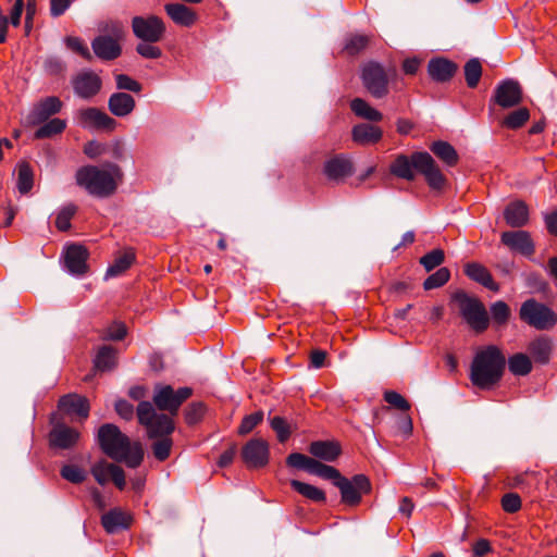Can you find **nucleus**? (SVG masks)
Wrapping results in <instances>:
<instances>
[{
    "label": "nucleus",
    "instance_id": "f257e3e1",
    "mask_svg": "<svg viewBox=\"0 0 557 557\" xmlns=\"http://www.w3.org/2000/svg\"><path fill=\"white\" fill-rule=\"evenodd\" d=\"M136 416L138 423L145 428L146 435L151 443V451L158 461H165L172 451L175 431L174 420L165 414L158 413L148 400H141L137 405Z\"/></svg>",
    "mask_w": 557,
    "mask_h": 557
},
{
    "label": "nucleus",
    "instance_id": "f03ea898",
    "mask_svg": "<svg viewBox=\"0 0 557 557\" xmlns=\"http://www.w3.org/2000/svg\"><path fill=\"white\" fill-rule=\"evenodd\" d=\"M506 363V356L498 346L480 347L470 364V382L482 391L494 388L504 376Z\"/></svg>",
    "mask_w": 557,
    "mask_h": 557
},
{
    "label": "nucleus",
    "instance_id": "7ed1b4c3",
    "mask_svg": "<svg viewBox=\"0 0 557 557\" xmlns=\"http://www.w3.org/2000/svg\"><path fill=\"white\" fill-rule=\"evenodd\" d=\"M101 450L111 459L137 468L144 460V449L139 442L132 443L127 435L112 423L102 424L97 434Z\"/></svg>",
    "mask_w": 557,
    "mask_h": 557
},
{
    "label": "nucleus",
    "instance_id": "20e7f679",
    "mask_svg": "<svg viewBox=\"0 0 557 557\" xmlns=\"http://www.w3.org/2000/svg\"><path fill=\"white\" fill-rule=\"evenodd\" d=\"M124 174L120 165L113 162H104L102 168L85 165L76 171V184L89 195L98 198L112 196Z\"/></svg>",
    "mask_w": 557,
    "mask_h": 557
},
{
    "label": "nucleus",
    "instance_id": "39448f33",
    "mask_svg": "<svg viewBox=\"0 0 557 557\" xmlns=\"http://www.w3.org/2000/svg\"><path fill=\"white\" fill-rule=\"evenodd\" d=\"M193 395L191 387H180L174 389L168 384H156L153 388L152 403H150L158 413H165L173 417L177 416L181 406Z\"/></svg>",
    "mask_w": 557,
    "mask_h": 557
},
{
    "label": "nucleus",
    "instance_id": "423d86ee",
    "mask_svg": "<svg viewBox=\"0 0 557 557\" xmlns=\"http://www.w3.org/2000/svg\"><path fill=\"white\" fill-rule=\"evenodd\" d=\"M451 300L457 304L459 313L469 326L478 333L488 327V315L484 305L465 290H457Z\"/></svg>",
    "mask_w": 557,
    "mask_h": 557
},
{
    "label": "nucleus",
    "instance_id": "0eeeda50",
    "mask_svg": "<svg viewBox=\"0 0 557 557\" xmlns=\"http://www.w3.org/2000/svg\"><path fill=\"white\" fill-rule=\"evenodd\" d=\"M106 35H99L91 41L95 54L106 61L117 59L122 53L120 41L125 36V28L121 22H110L103 27Z\"/></svg>",
    "mask_w": 557,
    "mask_h": 557
},
{
    "label": "nucleus",
    "instance_id": "6e6552de",
    "mask_svg": "<svg viewBox=\"0 0 557 557\" xmlns=\"http://www.w3.org/2000/svg\"><path fill=\"white\" fill-rule=\"evenodd\" d=\"M519 318L522 322L539 331L550 330L557 324L556 312L534 298H529L522 302Z\"/></svg>",
    "mask_w": 557,
    "mask_h": 557
},
{
    "label": "nucleus",
    "instance_id": "1a4fd4ad",
    "mask_svg": "<svg viewBox=\"0 0 557 557\" xmlns=\"http://www.w3.org/2000/svg\"><path fill=\"white\" fill-rule=\"evenodd\" d=\"M391 74H395V71L389 73L381 63L370 61L362 66L360 77L367 91L373 98L382 99L389 92Z\"/></svg>",
    "mask_w": 557,
    "mask_h": 557
},
{
    "label": "nucleus",
    "instance_id": "9d476101",
    "mask_svg": "<svg viewBox=\"0 0 557 557\" xmlns=\"http://www.w3.org/2000/svg\"><path fill=\"white\" fill-rule=\"evenodd\" d=\"M339 490L341 502L349 507H357L361 504L363 495H369L372 491L370 479L362 473L355 474L351 478L342 476L335 482Z\"/></svg>",
    "mask_w": 557,
    "mask_h": 557
},
{
    "label": "nucleus",
    "instance_id": "9b49d317",
    "mask_svg": "<svg viewBox=\"0 0 557 557\" xmlns=\"http://www.w3.org/2000/svg\"><path fill=\"white\" fill-rule=\"evenodd\" d=\"M51 430L48 434V441L51 448L71 449L76 446L81 438V433L65 424L59 413H52L50 417Z\"/></svg>",
    "mask_w": 557,
    "mask_h": 557
},
{
    "label": "nucleus",
    "instance_id": "f8f14e48",
    "mask_svg": "<svg viewBox=\"0 0 557 557\" xmlns=\"http://www.w3.org/2000/svg\"><path fill=\"white\" fill-rule=\"evenodd\" d=\"M132 30L141 41L156 44L163 39L166 27L162 18L157 15H137L132 18Z\"/></svg>",
    "mask_w": 557,
    "mask_h": 557
},
{
    "label": "nucleus",
    "instance_id": "ddd939ff",
    "mask_svg": "<svg viewBox=\"0 0 557 557\" xmlns=\"http://www.w3.org/2000/svg\"><path fill=\"white\" fill-rule=\"evenodd\" d=\"M413 166L417 172L424 176L432 189L440 190L445 186L446 178L429 152H413Z\"/></svg>",
    "mask_w": 557,
    "mask_h": 557
},
{
    "label": "nucleus",
    "instance_id": "4468645a",
    "mask_svg": "<svg viewBox=\"0 0 557 557\" xmlns=\"http://www.w3.org/2000/svg\"><path fill=\"white\" fill-rule=\"evenodd\" d=\"M522 98L523 91L520 83L516 79L507 78L497 84L491 102L503 109H509L520 104Z\"/></svg>",
    "mask_w": 557,
    "mask_h": 557
},
{
    "label": "nucleus",
    "instance_id": "2eb2a0df",
    "mask_svg": "<svg viewBox=\"0 0 557 557\" xmlns=\"http://www.w3.org/2000/svg\"><path fill=\"white\" fill-rule=\"evenodd\" d=\"M240 457L248 469L265 467L270 460L269 444L263 438H251L242 448Z\"/></svg>",
    "mask_w": 557,
    "mask_h": 557
},
{
    "label": "nucleus",
    "instance_id": "dca6fc26",
    "mask_svg": "<svg viewBox=\"0 0 557 557\" xmlns=\"http://www.w3.org/2000/svg\"><path fill=\"white\" fill-rule=\"evenodd\" d=\"M500 243L511 251L530 258L535 252V244L528 231L517 230L503 232Z\"/></svg>",
    "mask_w": 557,
    "mask_h": 557
},
{
    "label": "nucleus",
    "instance_id": "f3484780",
    "mask_svg": "<svg viewBox=\"0 0 557 557\" xmlns=\"http://www.w3.org/2000/svg\"><path fill=\"white\" fill-rule=\"evenodd\" d=\"M76 116L78 124L84 128L112 132L116 127V121L98 108L81 109Z\"/></svg>",
    "mask_w": 557,
    "mask_h": 557
},
{
    "label": "nucleus",
    "instance_id": "a211bd4d",
    "mask_svg": "<svg viewBox=\"0 0 557 557\" xmlns=\"http://www.w3.org/2000/svg\"><path fill=\"white\" fill-rule=\"evenodd\" d=\"M90 472L100 485H106L110 480L119 490H124L126 485L124 470L115 463L102 459L92 465Z\"/></svg>",
    "mask_w": 557,
    "mask_h": 557
},
{
    "label": "nucleus",
    "instance_id": "6ab92c4d",
    "mask_svg": "<svg viewBox=\"0 0 557 557\" xmlns=\"http://www.w3.org/2000/svg\"><path fill=\"white\" fill-rule=\"evenodd\" d=\"M72 86L77 97L90 99L100 91L102 81L95 72L83 71L72 78Z\"/></svg>",
    "mask_w": 557,
    "mask_h": 557
},
{
    "label": "nucleus",
    "instance_id": "aec40b11",
    "mask_svg": "<svg viewBox=\"0 0 557 557\" xmlns=\"http://www.w3.org/2000/svg\"><path fill=\"white\" fill-rule=\"evenodd\" d=\"M323 173L331 182H343L354 174L352 161L346 154H335L324 162Z\"/></svg>",
    "mask_w": 557,
    "mask_h": 557
},
{
    "label": "nucleus",
    "instance_id": "412c9836",
    "mask_svg": "<svg viewBox=\"0 0 557 557\" xmlns=\"http://www.w3.org/2000/svg\"><path fill=\"white\" fill-rule=\"evenodd\" d=\"M63 108V102L57 96H49L37 102L29 114L27 122L29 125H39L48 121L52 115L59 113Z\"/></svg>",
    "mask_w": 557,
    "mask_h": 557
},
{
    "label": "nucleus",
    "instance_id": "4be33fe9",
    "mask_svg": "<svg viewBox=\"0 0 557 557\" xmlns=\"http://www.w3.org/2000/svg\"><path fill=\"white\" fill-rule=\"evenodd\" d=\"M88 257L89 252L85 246L72 244L65 249L64 265L71 274L84 275L88 272Z\"/></svg>",
    "mask_w": 557,
    "mask_h": 557
},
{
    "label": "nucleus",
    "instance_id": "5701e85b",
    "mask_svg": "<svg viewBox=\"0 0 557 557\" xmlns=\"http://www.w3.org/2000/svg\"><path fill=\"white\" fill-rule=\"evenodd\" d=\"M308 451L319 461L334 462L342 455V446L339 442L334 440H319L309 444Z\"/></svg>",
    "mask_w": 557,
    "mask_h": 557
},
{
    "label": "nucleus",
    "instance_id": "b1692460",
    "mask_svg": "<svg viewBox=\"0 0 557 557\" xmlns=\"http://www.w3.org/2000/svg\"><path fill=\"white\" fill-rule=\"evenodd\" d=\"M458 65L444 57L433 58L428 63V73L436 83H447L457 73Z\"/></svg>",
    "mask_w": 557,
    "mask_h": 557
},
{
    "label": "nucleus",
    "instance_id": "393cba45",
    "mask_svg": "<svg viewBox=\"0 0 557 557\" xmlns=\"http://www.w3.org/2000/svg\"><path fill=\"white\" fill-rule=\"evenodd\" d=\"M58 407L65 414H75L81 420L89 416L90 405L86 397L77 394H67L59 399Z\"/></svg>",
    "mask_w": 557,
    "mask_h": 557
},
{
    "label": "nucleus",
    "instance_id": "a878e982",
    "mask_svg": "<svg viewBox=\"0 0 557 557\" xmlns=\"http://www.w3.org/2000/svg\"><path fill=\"white\" fill-rule=\"evenodd\" d=\"M132 523V516L120 508H112L101 516V525L109 534L127 530Z\"/></svg>",
    "mask_w": 557,
    "mask_h": 557
},
{
    "label": "nucleus",
    "instance_id": "bb28decb",
    "mask_svg": "<svg viewBox=\"0 0 557 557\" xmlns=\"http://www.w3.org/2000/svg\"><path fill=\"white\" fill-rule=\"evenodd\" d=\"M164 10L173 23L178 26L191 27L197 21L196 11L183 3H168L164 5Z\"/></svg>",
    "mask_w": 557,
    "mask_h": 557
},
{
    "label": "nucleus",
    "instance_id": "cd10ccee",
    "mask_svg": "<svg viewBox=\"0 0 557 557\" xmlns=\"http://www.w3.org/2000/svg\"><path fill=\"white\" fill-rule=\"evenodd\" d=\"M553 341L546 335H540L528 345V351L535 363L547 364L553 352Z\"/></svg>",
    "mask_w": 557,
    "mask_h": 557
},
{
    "label": "nucleus",
    "instance_id": "c85d7f7f",
    "mask_svg": "<svg viewBox=\"0 0 557 557\" xmlns=\"http://www.w3.org/2000/svg\"><path fill=\"white\" fill-rule=\"evenodd\" d=\"M465 274L472 281L493 292L499 290V285L494 281L486 267L479 262H469L465 265Z\"/></svg>",
    "mask_w": 557,
    "mask_h": 557
},
{
    "label": "nucleus",
    "instance_id": "c756f323",
    "mask_svg": "<svg viewBox=\"0 0 557 557\" xmlns=\"http://www.w3.org/2000/svg\"><path fill=\"white\" fill-rule=\"evenodd\" d=\"M504 219L513 228L527 225L529 222V208L527 203L521 200L510 202L504 210Z\"/></svg>",
    "mask_w": 557,
    "mask_h": 557
},
{
    "label": "nucleus",
    "instance_id": "7c9ffc66",
    "mask_svg": "<svg viewBox=\"0 0 557 557\" xmlns=\"http://www.w3.org/2000/svg\"><path fill=\"white\" fill-rule=\"evenodd\" d=\"M382 136V129L369 123L357 124L351 129L352 140L361 146L376 144L381 140Z\"/></svg>",
    "mask_w": 557,
    "mask_h": 557
},
{
    "label": "nucleus",
    "instance_id": "2f4dec72",
    "mask_svg": "<svg viewBox=\"0 0 557 557\" xmlns=\"http://www.w3.org/2000/svg\"><path fill=\"white\" fill-rule=\"evenodd\" d=\"M136 107L134 97L126 92H114L109 97L108 108L110 112L119 117L129 115Z\"/></svg>",
    "mask_w": 557,
    "mask_h": 557
},
{
    "label": "nucleus",
    "instance_id": "473e14b6",
    "mask_svg": "<svg viewBox=\"0 0 557 557\" xmlns=\"http://www.w3.org/2000/svg\"><path fill=\"white\" fill-rule=\"evenodd\" d=\"M117 363V350L110 345H103L99 347L95 359V368L99 371H111L116 367Z\"/></svg>",
    "mask_w": 557,
    "mask_h": 557
},
{
    "label": "nucleus",
    "instance_id": "72a5a7b5",
    "mask_svg": "<svg viewBox=\"0 0 557 557\" xmlns=\"http://www.w3.org/2000/svg\"><path fill=\"white\" fill-rule=\"evenodd\" d=\"M414 170L413 153L410 157L406 154L397 156L389 166V171L393 175L406 181L414 180Z\"/></svg>",
    "mask_w": 557,
    "mask_h": 557
},
{
    "label": "nucleus",
    "instance_id": "f704fd0d",
    "mask_svg": "<svg viewBox=\"0 0 557 557\" xmlns=\"http://www.w3.org/2000/svg\"><path fill=\"white\" fill-rule=\"evenodd\" d=\"M350 110L356 116L362 120L370 122H380L383 120V114L362 98H354L350 101Z\"/></svg>",
    "mask_w": 557,
    "mask_h": 557
},
{
    "label": "nucleus",
    "instance_id": "c9c22d12",
    "mask_svg": "<svg viewBox=\"0 0 557 557\" xmlns=\"http://www.w3.org/2000/svg\"><path fill=\"white\" fill-rule=\"evenodd\" d=\"M430 150L447 166H455L459 161L456 149L444 140H436L430 146Z\"/></svg>",
    "mask_w": 557,
    "mask_h": 557
},
{
    "label": "nucleus",
    "instance_id": "e433bc0d",
    "mask_svg": "<svg viewBox=\"0 0 557 557\" xmlns=\"http://www.w3.org/2000/svg\"><path fill=\"white\" fill-rule=\"evenodd\" d=\"M290 486L298 494L313 503L324 504L326 502L325 492L314 485L298 480H292Z\"/></svg>",
    "mask_w": 557,
    "mask_h": 557
},
{
    "label": "nucleus",
    "instance_id": "4c0bfd02",
    "mask_svg": "<svg viewBox=\"0 0 557 557\" xmlns=\"http://www.w3.org/2000/svg\"><path fill=\"white\" fill-rule=\"evenodd\" d=\"M509 371L517 376H525L532 371L531 358L523 354L517 352L510 356L507 360Z\"/></svg>",
    "mask_w": 557,
    "mask_h": 557
},
{
    "label": "nucleus",
    "instance_id": "58836bf2",
    "mask_svg": "<svg viewBox=\"0 0 557 557\" xmlns=\"http://www.w3.org/2000/svg\"><path fill=\"white\" fill-rule=\"evenodd\" d=\"M41 124L42 125L34 134L36 139L53 137L61 134L66 128V121L59 117L50 119Z\"/></svg>",
    "mask_w": 557,
    "mask_h": 557
},
{
    "label": "nucleus",
    "instance_id": "ea45409f",
    "mask_svg": "<svg viewBox=\"0 0 557 557\" xmlns=\"http://www.w3.org/2000/svg\"><path fill=\"white\" fill-rule=\"evenodd\" d=\"M271 429L275 432L277 441L280 443H285L290 437L292 433L296 429L292 426L288 421L281 416H274L268 418Z\"/></svg>",
    "mask_w": 557,
    "mask_h": 557
},
{
    "label": "nucleus",
    "instance_id": "a19ab883",
    "mask_svg": "<svg viewBox=\"0 0 557 557\" xmlns=\"http://www.w3.org/2000/svg\"><path fill=\"white\" fill-rule=\"evenodd\" d=\"M135 261V253L131 250L125 251L123 255L119 256L114 262L108 268L106 276L114 277L124 273L127 269L131 268L133 262Z\"/></svg>",
    "mask_w": 557,
    "mask_h": 557
},
{
    "label": "nucleus",
    "instance_id": "79ce46f5",
    "mask_svg": "<svg viewBox=\"0 0 557 557\" xmlns=\"http://www.w3.org/2000/svg\"><path fill=\"white\" fill-rule=\"evenodd\" d=\"M34 185V173L30 165L26 162L18 164L17 189L22 195L30 191Z\"/></svg>",
    "mask_w": 557,
    "mask_h": 557
},
{
    "label": "nucleus",
    "instance_id": "37998d69",
    "mask_svg": "<svg viewBox=\"0 0 557 557\" xmlns=\"http://www.w3.org/2000/svg\"><path fill=\"white\" fill-rule=\"evenodd\" d=\"M466 83L469 88H475L482 76V65L479 59H470L463 66Z\"/></svg>",
    "mask_w": 557,
    "mask_h": 557
},
{
    "label": "nucleus",
    "instance_id": "c03bdc74",
    "mask_svg": "<svg viewBox=\"0 0 557 557\" xmlns=\"http://www.w3.org/2000/svg\"><path fill=\"white\" fill-rule=\"evenodd\" d=\"M310 474L318 475L324 480H330L334 486L335 482L339 481L343 476V474L336 468L317 459L314 460Z\"/></svg>",
    "mask_w": 557,
    "mask_h": 557
},
{
    "label": "nucleus",
    "instance_id": "a18cd8bd",
    "mask_svg": "<svg viewBox=\"0 0 557 557\" xmlns=\"http://www.w3.org/2000/svg\"><path fill=\"white\" fill-rule=\"evenodd\" d=\"M530 119V111L527 108H519L510 112L502 122V125L509 129H518Z\"/></svg>",
    "mask_w": 557,
    "mask_h": 557
},
{
    "label": "nucleus",
    "instance_id": "49530a36",
    "mask_svg": "<svg viewBox=\"0 0 557 557\" xmlns=\"http://www.w3.org/2000/svg\"><path fill=\"white\" fill-rule=\"evenodd\" d=\"M77 212V207L74 203H67L62 207L55 218V227L60 232H66L71 228V220Z\"/></svg>",
    "mask_w": 557,
    "mask_h": 557
},
{
    "label": "nucleus",
    "instance_id": "de8ad7c7",
    "mask_svg": "<svg viewBox=\"0 0 557 557\" xmlns=\"http://www.w3.org/2000/svg\"><path fill=\"white\" fill-rule=\"evenodd\" d=\"M370 37L362 34L350 35L346 39L345 51L349 55H357L362 52L369 45Z\"/></svg>",
    "mask_w": 557,
    "mask_h": 557
},
{
    "label": "nucleus",
    "instance_id": "09e8293b",
    "mask_svg": "<svg viewBox=\"0 0 557 557\" xmlns=\"http://www.w3.org/2000/svg\"><path fill=\"white\" fill-rule=\"evenodd\" d=\"M450 278V271L448 268H440L436 272L429 275L423 282V288L431 290L434 288L442 287Z\"/></svg>",
    "mask_w": 557,
    "mask_h": 557
},
{
    "label": "nucleus",
    "instance_id": "8fccbe9b",
    "mask_svg": "<svg viewBox=\"0 0 557 557\" xmlns=\"http://www.w3.org/2000/svg\"><path fill=\"white\" fill-rule=\"evenodd\" d=\"M314 458L306 456L301 453H292L286 458V465L290 468H296L299 470H305L308 473L311 472Z\"/></svg>",
    "mask_w": 557,
    "mask_h": 557
},
{
    "label": "nucleus",
    "instance_id": "3c124183",
    "mask_svg": "<svg viewBox=\"0 0 557 557\" xmlns=\"http://www.w3.org/2000/svg\"><path fill=\"white\" fill-rule=\"evenodd\" d=\"M445 260V252L443 249L436 248L420 258V264L426 272H431L440 267Z\"/></svg>",
    "mask_w": 557,
    "mask_h": 557
},
{
    "label": "nucleus",
    "instance_id": "603ef678",
    "mask_svg": "<svg viewBox=\"0 0 557 557\" xmlns=\"http://www.w3.org/2000/svg\"><path fill=\"white\" fill-rule=\"evenodd\" d=\"M60 474L64 480L73 484H81L87 478L86 471L76 465H64L61 468Z\"/></svg>",
    "mask_w": 557,
    "mask_h": 557
},
{
    "label": "nucleus",
    "instance_id": "864d4df0",
    "mask_svg": "<svg viewBox=\"0 0 557 557\" xmlns=\"http://www.w3.org/2000/svg\"><path fill=\"white\" fill-rule=\"evenodd\" d=\"M206 412V405L201 401L190 403L185 409V422L195 425L200 422Z\"/></svg>",
    "mask_w": 557,
    "mask_h": 557
},
{
    "label": "nucleus",
    "instance_id": "5fc2aeb1",
    "mask_svg": "<svg viewBox=\"0 0 557 557\" xmlns=\"http://www.w3.org/2000/svg\"><path fill=\"white\" fill-rule=\"evenodd\" d=\"M127 334V329L122 322H113L100 333L102 341H122Z\"/></svg>",
    "mask_w": 557,
    "mask_h": 557
},
{
    "label": "nucleus",
    "instance_id": "6e6d98bb",
    "mask_svg": "<svg viewBox=\"0 0 557 557\" xmlns=\"http://www.w3.org/2000/svg\"><path fill=\"white\" fill-rule=\"evenodd\" d=\"M490 310L492 319L497 325H504L508 322L510 318V308L505 301L498 300L494 302Z\"/></svg>",
    "mask_w": 557,
    "mask_h": 557
},
{
    "label": "nucleus",
    "instance_id": "4d7b16f0",
    "mask_svg": "<svg viewBox=\"0 0 557 557\" xmlns=\"http://www.w3.org/2000/svg\"><path fill=\"white\" fill-rule=\"evenodd\" d=\"M263 411L258 410L251 414L245 416L238 426V434L246 435L263 421Z\"/></svg>",
    "mask_w": 557,
    "mask_h": 557
},
{
    "label": "nucleus",
    "instance_id": "13d9d810",
    "mask_svg": "<svg viewBox=\"0 0 557 557\" xmlns=\"http://www.w3.org/2000/svg\"><path fill=\"white\" fill-rule=\"evenodd\" d=\"M384 400L392 407L407 412L410 410V403L398 392L395 391H386L383 395Z\"/></svg>",
    "mask_w": 557,
    "mask_h": 557
},
{
    "label": "nucleus",
    "instance_id": "bf43d9fd",
    "mask_svg": "<svg viewBox=\"0 0 557 557\" xmlns=\"http://www.w3.org/2000/svg\"><path fill=\"white\" fill-rule=\"evenodd\" d=\"M115 83L120 90H128L135 94H139L143 90V85L126 74H117Z\"/></svg>",
    "mask_w": 557,
    "mask_h": 557
},
{
    "label": "nucleus",
    "instance_id": "052dcab7",
    "mask_svg": "<svg viewBox=\"0 0 557 557\" xmlns=\"http://www.w3.org/2000/svg\"><path fill=\"white\" fill-rule=\"evenodd\" d=\"M65 45L69 49L82 55L86 60H91V53L81 38L69 36L65 38Z\"/></svg>",
    "mask_w": 557,
    "mask_h": 557
},
{
    "label": "nucleus",
    "instance_id": "680f3d73",
    "mask_svg": "<svg viewBox=\"0 0 557 557\" xmlns=\"http://www.w3.org/2000/svg\"><path fill=\"white\" fill-rule=\"evenodd\" d=\"M45 71L49 75L58 76L62 75L66 71L65 62L59 57H49L44 63Z\"/></svg>",
    "mask_w": 557,
    "mask_h": 557
},
{
    "label": "nucleus",
    "instance_id": "e2e57ef3",
    "mask_svg": "<svg viewBox=\"0 0 557 557\" xmlns=\"http://www.w3.org/2000/svg\"><path fill=\"white\" fill-rule=\"evenodd\" d=\"M502 507L508 513H515L521 508V498L517 493H507L502 498Z\"/></svg>",
    "mask_w": 557,
    "mask_h": 557
},
{
    "label": "nucleus",
    "instance_id": "0e129e2a",
    "mask_svg": "<svg viewBox=\"0 0 557 557\" xmlns=\"http://www.w3.org/2000/svg\"><path fill=\"white\" fill-rule=\"evenodd\" d=\"M136 52L145 59H159L162 50L150 42H140L136 46Z\"/></svg>",
    "mask_w": 557,
    "mask_h": 557
},
{
    "label": "nucleus",
    "instance_id": "69168bd1",
    "mask_svg": "<svg viewBox=\"0 0 557 557\" xmlns=\"http://www.w3.org/2000/svg\"><path fill=\"white\" fill-rule=\"evenodd\" d=\"M114 409L126 421L132 420L134 417V406L125 399H117L114 404Z\"/></svg>",
    "mask_w": 557,
    "mask_h": 557
},
{
    "label": "nucleus",
    "instance_id": "338daca9",
    "mask_svg": "<svg viewBox=\"0 0 557 557\" xmlns=\"http://www.w3.org/2000/svg\"><path fill=\"white\" fill-rule=\"evenodd\" d=\"M23 9H24V1L15 0L13 7L11 9V12H10V17L8 18L9 23L12 26H14V27L20 26Z\"/></svg>",
    "mask_w": 557,
    "mask_h": 557
},
{
    "label": "nucleus",
    "instance_id": "774afa93",
    "mask_svg": "<svg viewBox=\"0 0 557 557\" xmlns=\"http://www.w3.org/2000/svg\"><path fill=\"white\" fill-rule=\"evenodd\" d=\"M492 552V546L488 540L480 539L472 546L474 557H484Z\"/></svg>",
    "mask_w": 557,
    "mask_h": 557
}]
</instances>
